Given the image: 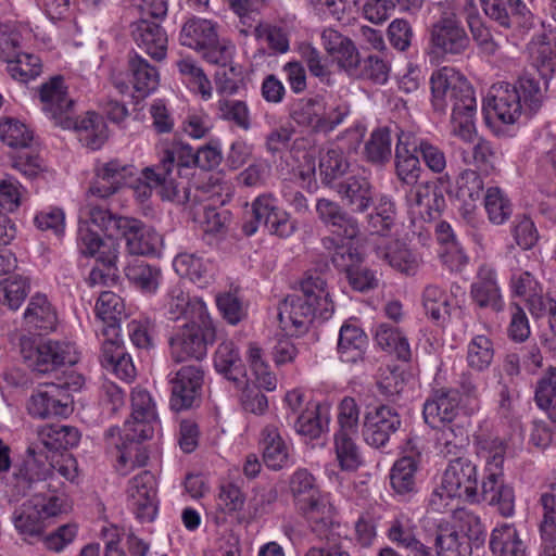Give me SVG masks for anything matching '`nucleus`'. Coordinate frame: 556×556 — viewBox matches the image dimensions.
<instances>
[{"label":"nucleus","instance_id":"nucleus-1","mask_svg":"<svg viewBox=\"0 0 556 556\" xmlns=\"http://www.w3.org/2000/svg\"><path fill=\"white\" fill-rule=\"evenodd\" d=\"M48 470L42 468L34 457H28L20 464L10 484L15 495L25 496L34 491V495L16 507L11 520L15 530L25 540L39 538L47 528L50 518L71 510L67 498L56 492H46L50 483L47 482Z\"/></svg>","mask_w":556,"mask_h":556},{"label":"nucleus","instance_id":"nucleus-2","mask_svg":"<svg viewBox=\"0 0 556 556\" xmlns=\"http://www.w3.org/2000/svg\"><path fill=\"white\" fill-rule=\"evenodd\" d=\"M431 103L439 113L451 105V134L463 141L475 135L477 100L472 86L455 68L444 66L430 77Z\"/></svg>","mask_w":556,"mask_h":556},{"label":"nucleus","instance_id":"nucleus-3","mask_svg":"<svg viewBox=\"0 0 556 556\" xmlns=\"http://www.w3.org/2000/svg\"><path fill=\"white\" fill-rule=\"evenodd\" d=\"M42 111L54 124L63 129H73L77 132L79 141L92 151L100 150L104 144V119L88 111L84 116L74 117L75 101L68 96L67 87L62 76L51 77L43 83L39 90Z\"/></svg>","mask_w":556,"mask_h":556},{"label":"nucleus","instance_id":"nucleus-4","mask_svg":"<svg viewBox=\"0 0 556 556\" xmlns=\"http://www.w3.org/2000/svg\"><path fill=\"white\" fill-rule=\"evenodd\" d=\"M545 90L539 80L522 76L516 83L494 84L484 100L482 111L489 122L495 117L503 124L516 123L523 112L535 114L542 108Z\"/></svg>","mask_w":556,"mask_h":556},{"label":"nucleus","instance_id":"nucleus-5","mask_svg":"<svg viewBox=\"0 0 556 556\" xmlns=\"http://www.w3.org/2000/svg\"><path fill=\"white\" fill-rule=\"evenodd\" d=\"M289 492L296 511L303 516L316 535L333 541L334 507L321 493L316 478L306 468H298L289 479Z\"/></svg>","mask_w":556,"mask_h":556},{"label":"nucleus","instance_id":"nucleus-6","mask_svg":"<svg viewBox=\"0 0 556 556\" xmlns=\"http://www.w3.org/2000/svg\"><path fill=\"white\" fill-rule=\"evenodd\" d=\"M478 468L469 458L456 457L444 470L441 485L437 488L429 500L432 510L443 513L453 510L454 498H464L469 503H479Z\"/></svg>","mask_w":556,"mask_h":556},{"label":"nucleus","instance_id":"nucleus-7","mask_svg":"<svg viewBox=\"0 0 556 556\" xmlns=\"http://www.w3.org/2000/svg\"><path fill=\"white\" fill-rule=\"evenodd\" d=\"M352 114L349 101L330 96L326 99H300L290 116L293 122L314 134L328 135L341 126Z\"/></svg>","mask_w":556,"mask_h":556},{"label":"nucleus","instance_id":"nucleus-8","mask_svg":"<svg viewBox=\"0 0 556 556\" xmlns=\"http://www.w3.org/2000/svg\"><path fill=\"white\" fill-rule=\"evenodd\" d=\"M104 177L97 172V178L86 192L85 204L80 208L78 238L80 251L86 256H94L103 244L104 232Z\"/></svg>","mask_w":556,"mask_h":556},{"label":"nucleus","instance_id":"nucleus-9","mask_svg":"<svg viewBox=\"0 0 556 556\" xmlns=\"http://www.w3.org/2000/svg\"><path fill=\"white\" fill-rule=\"evenodd\" d=\"M106 233L110 238H124L129 253L155 255L163 243L162 236L139 219L106 212Z\"/></svg>","mask_w":556,"mask_h":556},{"label":"nucleus","instance_id":"nucleus-10","mask_svg":"<svg viewBox=\"0 0 556 556\" xmlns=\"http://www.w3.org/2000/svg\"><path fill=\"white\" fill-rule=\"evenodd\" d=\"M0 136L3 143L16 150L11 156L12 166L25 177L35 178L42 170V165L33 149V131L20 121L8 118L0 124Z\"/></svg>","mask_w":556,"mask_h":556},{"label":"nucleus","instance_id":"nucleus-11","mask_svg":"<svg viewBox=\"0 0 556 556\" xmlns=\"http://www.w3.org/2000/svg\"><path fill=\"white\" fill-rule=\"evenodd\" d=\"M21 354L26 365L40 374L63 365L72 366L78 361L74 345L68 342L47 341L36 344L29 338H22Z\"/></svg>","mask_w":556,"mask_h":556},{"label":"nucleus","instance_id":"nucleus-12","mask_svg":"<svg viewBox=\"0 0 556 556\" xmlns=\"http://www.w3.org/2000/svg\"><path fill=\"white\" fill-rule=\"evenodd\" d=\"M215 328L211 319V327H203L198 320L185 325L169 340L170 355L176 363L190 358L200 361L206 356L207 343L213 342Z\"/></svg>","mask_w":556,"mask_h":556},{"label":"nucleus","instance_id":"nucleus-13","mask_svg":"<svg viewBox=\"0 0 556 556\" xmlns=\"http://www.w3.org/2000/svg\"><path fill=\"white\" fill-rule=\"evenodd\" d=\"M170 408L180 412L191 408L201 395L204 370L200 365L181 366L167 375Z\"/></svg>","mask_w":556,"mask_h":556},{"label":"nucleus","instance_id":"nucleus-14","mask_svg":"<svg viewBox=\"0 0 556 556\" xmlns=\"http://www.w3.org/2000/svg\"><path fill=\"white\" fill-rule=\"evenodd\" d=\"M132 421L124 422L125 438L128 441H142L151 438L153 425L157 422L156 405L151 394L142 389L135 388L131 393Z\"/></svg>","mask_w":556,"mask_h":556},{"label":"nucleus","instance_id":"nucleus-15","mask_svg":"<svg viewBox=\"0 0 556 556\" xmlns=\"http://www.w3.org/2000/svg\"><path fill=\"white\" fill-rule=\"evenodd\" d=\"M431 42L444 54L459 55L469 48L470 38L457 15L444 12L432 25Z\"/></svg>","mask_w":556,"mask_h":556},{"label":"nucleus","instance_id":"nucleus-16","mask_svg":"<svg viewBox=\"0 0 556 556\" xmlns=\"http://www.w3.org/2000/svg\"><path fill=\"white\" fill-rule=\"evenodd\" d=\"M126 492L136 517L141 522L153 521L157 511L154 475L149 470L139 472L128 481Z\"/></svg>","mask_w":556,"mask_h":556},{"label":"nucleus","instance_id":"nucleus-17","mask_svg":"<svg viewBox=\"0 0 556 556\" xmlns=\"http://www.w3.org/2000/svg\"><path fill=\"white\" fill-rule=\"evenodd\" d=\"M165 315L170 320L181 317L198 320L210 329L211 317L206 304L200 298H191L180 283L170 286L164 299Z\"/></svg>","mask_w":556,"mask_h":556},{"label":"nucleus","instance_id":"nucleus-18","mask_svg":"<svg viewBox=\"0 0 556 556\" xmlns=\"http://www.w3.org/2000/svg\"><path fill=\"white\" fill-rule=\"evenodd\" d=\"M470 299L481 309L502 312L505 302L497 281L496 269L490 264L479 266L470 286Z\"/></svg>","mask_w":556,"mask_h":556},{"label":"nucleus","instance_id":"nucleus-19","mask_svg":"<svg viewBox=\"0 0 556 556\" xmlns=\"http://www.w3.org/2000/svg\"><path fill=\"white\" fill-rule=\"evenodd\" d=\"M332 189L342 203L354 213H365L374 204V186L365 170L337 181Z\"/></svg>","mask_w":556,"mask_h":556},{"label":"nucleus","instance_id":"nucleus-20","mask_svg":"<svg viewBox=\"0 0 556 556\" xmlns=\"http://www.w3.org/2000/svg\"><path fill=\"white\" fill-rule=\"evenodd\" d=\"M401 425V417L394 408L386 405L379 406L365 416L364 440L374 447H382Z\"/></svg>","mask_w":556,"mask_h":556},{"label":"nucleus","instance_id":"nucleus-21","mask_svg":"<svg viewBox=\"0 0 556 556\" xmlns=\"http://www.w3.org/2000/svg\"><path fill=\"white\" fill-rule=\"evenodd\" d=\"M316 317L319 318L317 306L300 294L288 295L278 306L280 326L295 334L306 332Z\"/></svg>","mask_w":556,"mask_h":556},{"label":"nucleus","instance_id":"nucleus-22","mask_svg":"<svg viewBox=\"0 0 556 556\" xmlns=\"http://www.w3.org/2000/svg\"><path fill=\"white\" fill-rule=\"evenodd\" d=\"M318 219L333 233L341 238L353 240L359 233V224L356 217L345 211L340 203L330 199L320 198L316 201Z\"/></svg>","mask_w":556,"mask_h":556},{"label":"nucleus","instance_id":"nucleus-23","mask_svg":"<svg viewBox=\"0 0 556 556\" xmlns=\"http://www.w3.org/2000/svg\"><path fill=\"white\" fill-rule=\"evenodd\" d=\"M27 410L35 418L67 417L72 408L71 394H60L54 383L47 384L46 390L33 393L27 402Z\"/></svg>","mask_w":556,"mask_h":556},{"label":"nucleus","instance_id":"nucleus-24","mask_svg":"<svg viewBox=\"0 0 556 556\" xmlns=\"http://www.w3.org/2000/svg\"><path fill=\"white\" fill-rule=\"evenodd\" d=\"M405 200L413 218L431 222L439 215L444 205V198L428 181L408 186Z\"/></svg>","mask_w":556,"mask_h":556},{"label":"nucleus","instance_id":"nucleus-25","mask_svg":"<svg viewBox=\"0 0 556 556\" xmlns=\"http://www.w3.org/2000/svg\"><path fill=\"white\" fill-rule=\"evenodd\" d=\"M253 213L256 218L264 219L270 233L280 238H288L296 230V222L277 205V200L271 194L258 195L253 201Z\"/></svg>","mask_w":556,"mask_h":556},{"label":"nucleus","instance_id":"nucleus-26","mask_svg":"<svg viewBox=\"0 0 556 556\" xmlns=\"http://www.w3.org/2000/svg\"><path fill=\"white\" fill-rule=\"evenodd\" d=\"M240 43L247 45V39L253 35L260 45L258 51L264 54L265 48L269 50V54H283L289 51V38L286 30L270 23L254 22L249 24L248 28L237 26Z\"/></svg>","mask_w":556,"mask_h":556},{"label":"nucleus","instance_id":"nucleus-27","mask_svg":"<svg viewBox=\"0 0 556 556\" xmlns=\"http://www.w3.org/2000/svg\"><path fill=\"white\" fill-rule=\"evenodd\" d=\"M131 36L136 45L155 61H162L167 53L168 38L156 22L139 18L131 24Z\"/></svg>","mask_w":556,"mask_h":556},{"label":"nucleus","instance_id":"nucleus-28","mask_svg":"<svg viewBox=\"0 0 556 556\" xmlns=\"http://www.w3.org/2000/svg\"><path fill=\"white\" fill-rule=\"evenodd\" d=\"M459 394L454 389H440L426 401L424 417L427 424L437 427L440 424H451L458 415Z\"/></svg>","mask_w":556,"mask_h":556},{"label":"nucleus","instance_id":"nucleus-29","mask_svg":"<svg viewBox=\"0 0 556 556\" xmlns=\"http://www.w3.org/2000/svg\"><path fill=\"white\" fill-rule=\"evenodd\" d=\"M479 495V502L497 506L503 517H511L515 514V493L513 488L505 483L504 475L488 473L484 476Z\"/></svg>","mask_w":556,"mask_h":556},{"label":"nucleus","instance_id":"nucleus-30","mask_svg":"<svg viewBox=\"0 0 556 556\" xmlns=\"http://www.w3.org/2000/svg\"><path fill=\"white\" fill-rule=\"evenodd\" d=\"M106 435L110 438L118 437V442L115 444L116 460L113 464V468L119 476H127L135 470V468L147 465L148 455L139 446L138 443L140 441L126 440L125 431L121 430L117 426L110 427Z\"/></svg>","mask_w":556,"mask_h":556},{"label":"nucleus","instance_id":"nucleus-31","mask_svg":"<svg viewBox=\"0 0 556 556\" xmlns=\"http://www.w3.org/2000/svg\"><path fill=\"white\" fill-rule=\"evenodd\" d=\"M260 447L263 462L268 468L279 470L289 464V445L282 438L277 424H268L262 429Z\"/></svg>","mask_w":556,"mask_h":556},{"label":"nucleus","instance_id":"nucleus-32","mask_svg":"<svg viewBox=\"0 0 556 556\" xmlns=\"http://www.w3.org/2000/svg\"><path fill=\"white\" fill-rule=\"evenodd\" d=\"M324 49L341 67L346 71L356 68L359 64V54L353 41L339 30L328 27L320 33Z\"/></svg>","mask_w":556,"mask_h":556},{"label":"nucleus","instance_id":"nucleus-33","mask_svg":"<svg viewBox=\"0 0 556 556\" xmlns=\"http://www.w3.org/2000/svg\"><path fill=\"white\" fill-rule=\"evenodd\" d=\"M175 271L181 277H188L200 287L210 285L215 277V264L202 254L179 253L173 261Z\"/></svg>","mask_w":556,"mask_h":556},{"label":"nucleus","instance_id":"nucleus-34","mask_svg":"<svg viewBox=\"0 0 556 556\" xmlns=\"http://www.w3.org/2000/svg\"><path fill=\"white\" fill-rule=\"evenodd\" d=\"M302 299L317 306L319 318L328 319L333 313V303L327 290V282L317 271H307L300 282Z\"/></svg>","mask_w":556,"mask_h":556},{"label":"nucleus","instance_id":"nucleus-35","mask_svg":"<svg viewBox=\"0 0 556 556\" xmlns=\"http://www.w3.org/2000/svg\"><path fill=\"white\" fill-rule=\"evenodd\" d=\"M368 344L367 336L356 324L346 321L339 331L338 354L342 362L354 364L362 361Z\"/></svg>","mask_w":556,"mask_h":556},{"label":"nucleus","instance_id":"nucleus-36","mask_svg":"<svg viewBox=\"0 0 556 556\" xmlns=\"http://www.w3.org/2000/svg\"><path fill=\"white\" fill-rule=\"evenodd\" d=\"M214 367L217 372L236 384L243 382L245 368L233 342L224 341L218 345L214 354Z\"/></svg>","mask_w":556,"mask_h":556},{"label":"nucleus","instance_id":"nucleus-37","mask_svg":"<svg viewBox=\"0 0 556 556\" xmlns=\"http://www.w3.org/2000/svg\"><path fill=\"white\" fill-rule=\"evenodd\" d=\"M475 445L478 457L484 460V476L488 473L504 475L505 442L497 437L478 434Z\"/></svg>","mask_w":556,"mask_h":556},{"label":"nucleus","instance_id":"nucleus-38","mask_svg":"<svg viewBox=\"0 0 556 556\" xmlns=\"http://www.w3.org/2000/svg\"><path fill=\"white\" fill-rule=\"evenodd\" d=\"M493 556H527L526 545L514 525L503 523L493 529L490 538Z\"/></svg>","mask_w":556,"mask_h":556},{"label":"nucleus","instance_id":"nucleus-39","mask_svg":"<svg viewBox=\"0 0 556 556\" xmlns=\"http://www.w3.org/2000/svg\"><path fill=\"white\" fill-rule=\"evenodd\" d=\"M217 36L215 24L208 20L191 18L185 23L179 35L182 46L201 52L215 42Z\"/></svg>","mask_w":556,"mask_h":556},{"label":"nucleus","instance_id":"nucleus-40","mask_svg":"<svg viewBox=\"0 0 556 556\" xmlns=\"http://www.w3.org/2000/svg\"><path fill=\"white\" fill-rule=\"evenodd\" d=\"M24 321L30 329L39 331L55 329L56 313L45 294L37 293L31 296L24 313Z\"/></svg>","mask_w":556,"mask_h":556},{"label":"nucleus","instance_id":"nucleus-41","mask_svg":"<svg viewBox=\"0 0 556 556\" xmlns=\"http://www.w3.org/2000/svg\"><path fill=\"white\" fill-rule=\"evenodd\" d=\"M106 371H112L126 382H130L136 376L132 359L125 351L123 338L106 339Z\"/></svg>","mask_w":556,"mask_h":556},{"label":"nucleus","instance_id":"nucleus-42","mask_svg":"<svg viewBox=\"0 0 556 556\" xmlns=\"http://www.w3.org/2000/svg\"><path fill=\"white\" fill-rule=\"evenodd\" d=\"M173 168H161L159 164L155 168H146L143 177L149 188H157L159 193L165 200L182 203L189 201V194L186 189L180 192L178 185L172 177Z\"/></svg>","mask_w":556,"mask_h":556},{"label":"nucleus","instance_id":"nucleus-43","mask_svg":"<svg viewBox=\"0 0 556 556\" xmlns=\"http://www.w3.org/2000/svg\"><path fill=\"white\" fill-rule=\"evenodd\" d=\"M372 205V212L367 215L368 228L372 233L387 236L395 224V201L391 195L381 193Z\"/></svg>","mask_w":556,"mask_h":556},{"label":"nucleus","instance_id":"nucleus-44","mask_svg":"<svg viewBox=\"0 0 556 556\" xmlns=\"http://www.w3.org/2000/svg\"><path fill=\"white\" fill-rule=\"evenodd\" d=\"M132 76V87L139 97H148L160 84V74L146 59L135 53L128 61Z\"/></svg>","mask_w":556,"mask_h":556},{"label":"nucleus","instance_id":"nucleus-45","mask_svg":"<svg viewBox=\"0 0 556 556\" xmlns=\"http://www.w3.org/2000/svg\"><path fill=\"white\" fill-rule=\"evenodd\" d=\"M419 454L404 455L399 458L390 472L393 490L399 494H407L415 490V476L419 467Z\"/></svg>","mask_w":556,"mask_h":556},{"label":"nucleus","instance_id":"nucleus-46","mask_svg":"<svg viewBox=\"0 0 556 556\" xmlns=\"http://www.w3.org/2000/svg\"><path fill=\"white\" fill-rule=\"evenodd\" d=\"M375 340L381 349L396 354L397 358H410L408 340L397 328L386 323L379 324L375 331Z\"/></svg>","mask_w":556,"mask_h":556},{"label":"nucleus","instance_id":"nucleus-47","mask_svg":"<svg viewBox=\"0 0 556 556\" xmlns=\"http://www.w3.org/2000/svg\"><path fill=\"white\" fill-rule=\"evenodd\" d=\"M483 206L488 219L493 225L505 224L513 214V204L509 198L504 190L496 186H491L485 189Z\"/></svg>","mask_w":556,"mask_h":556},{"label":"nucleus","instance_id":"nucleus-48","mask_svg":"<svg viewBox=\"0 0 556 556\" xmlns=\"http://www.w3.org/2000/svg\"><path fill=\"white\" fill-rule=\"evenodd\" d=\"M30 292V280L24 275H11L0 281V303L16 311Z\"/></svg>","mask_w":556,"mask_h":556},{"label":"nucleus","instance_id":"nucleus-49","mask_svg":"<svg viewBox=\"0 0 556 556\" xmlns=\"http://www.w3.org/2000/svg\"><path fill=\"white\" fill-rule=\"evenodd\" d=\"M39 438L49 450H67L79 443V431L72 426L48 425L40 429Z\"/></svg>","mask_w":556,"mask_h":556},{"label":"nucleus","instance_id":"nucleus-50","mask_svg":"<svg viewBox=\"0 0 556 556\" xmlns=\"http://www.w3.org/2000/svg\"><path fill=\"white\" fill-rule=\"evenodd\" d=\"M127 279L142 292L154 294L160 287L161 271L142 261H135L125 268Z\"/></svg>","mask_w":556,"mask_h":556},{"label":"nucleus","instance_id":"nucleus-51","mask_svg":"<svg viewBox=\"0 0 556 556\" xmlns=\"http://www.w3.org/2000/svg\"><path fill=\"white\" fill-rule=\"evenodd\" d=\"M494 358L492 340L484 334L473 336L467 344L466 362L476 371H484Z\"/></svg>","mask_w":556,"mask_h":556},{"label":"nucleus","instance_id":"nucleus-52","mask_svg":"<svg viewBox=\"0 0 556 556\" xmlns=\"http://www.w3.org/2000/svg\"><path fill=\"white\" fill-rule=\"evenodd\" d=\"M247 361L260 388L274 391L277 388L276 375L264 358L263 350L255 342H250L247 350Z\"/></svg>","mask_w":556,"mask_h":556},{"label":"nucleus","instance_id":"nucleus-53","mask_svg":"<svg viewBox=\"0 0 556 556\" xmlns=\"http://www.w3.org/2000/svg\"><path fill=\"white\" fill-rule=\"evenodd\" d=\"M392 137L388 127L375 129L365 144V157L368 162L383 165L392 155Z\"/></svg>","mask_w":556,"mask_h":556},{"label":"nucleus","instance_id":"nucleus-54","mask_svg":"<svg viewBox=\"0 0 556 556\" xmlns=\"http://www.w3.org/2000/svg\"><path fill=\"white\" fill-rule=\"evenodd\" d=\"M334 453L339 467L343 471H355L362 465L361 452L352 439V434L337 432L334 434Z\"/></svg>","mask_w":556,"mask_h":556},{"label":"nucleus","instance_id":"nucleus-55","mask_svg":"<svg viewBox=\"0 0 556 556\" xmlns=\"http://www.w3.org/2000/svg\"><path fill=\"white\" fill-rule=\"evenodd\" d=\"M457 198L465 205L475 207L485 188L482 176L473 169H464L456 179Z\"/></svg>","mask_w":556,"mask_h":556},{"label":"nucleus","instance_id":"nucleus-56","mask_svg":"<svg viewBox=\"0 0 556 556\" xmlns=\"http://www.w3.org/2000/svg\"><path fill=\"white\" fill-rule=\"evenodd\" d=\"M217 115L226 122L235 124L242 130L251 128V114L248 104L242 100L222 98L216 103Z\"/></svg>","mask_w":556,"mask_h":556},{"label":"nucleus","instance_id":"nucleus-57","mask_svg":"<svg viewBox=\"0 0 556 556\" xmlns=\"http://www.w3.org/2000/svg\"><path fill=\"white\" fill-rule=\"evenodd\" d=\"M535 403L556 424V368L551 367L538 381Z\"/></svg>","mask_w":556,"mask_h":556},{"label":"nucleus","instance_id":"nucleus-58","mask_svg":"<svg viewBox=\"0 0 556 556\" xmlns=\"http://www.w3.org/2000/svg\"><path fill=\"white\" fill-rule=\"evenodd\" d=\"M177 164L181 167L195 166V153L193 149L182 141L162 143V155L160 159L161 168H173Z\"/></svg>","mask_w":556,"mask_h":556},{"label":"nucleus","instance_id":"nucleus-59","mask_svg":"<svg viewBox=\"0 0 556 556\" xmlns=\"http://www.w3.org/2000/svg\"><path fill=\"white\" fill-rule=\"evenodd\" d=\"M179 73L185 77L193 90L199 92L203 100L212 97V84L203 70L190 58L177 61Z\"/></svg>","mask_w":556,"mask_h":556},{"label":"nucleus","instance_id":"nucleus-60","mask_svg":"<svg viewBox=\"0 0 556 556\" xmlns=\"http://www.w3.org/2000/svg\"><path fill=\"white\" fill-rule=\"evenodd\" d=\"M128 318L123 298L115 291H106V339L123 338L121 325Z\"/></svg>","mask_w":556,"mask_h":556},{"label":"nucleus","instance_id":"nucleus-61","mask_svg":"<svg viewBox=\"0 0 556 556\" xmlns=\"http://www.w3.org/2000/svg\"><path fill=\"white\" fill-rule=\"evenodd\" d=\"M323 245L326 249L334 247V253L331 256L332 264L339 270L344 271L346 276L362 263V255L351 244H337L333 238L325 237Z\"/></svg>","mask_w":556,"mask_h":556},{"label":"nucleus","instance_id":"nucleus-62","mask_svg":"<svg viewBox=\"0 0 556 556\" xmlns=\"http://www.w3.org/2000/svg\"><path fill=\"white\" fill-rule=\"evenodd\" d=\"M422 304L426 314L433 320H445L450 315V299L448 295L438 286L429 285L426 287L422 296Z\"/></svg>","mask_w":556,"mask_h":556},{"label":"nucleus","instance_id":"nucleus-63","mask_svg":"<svg viewBox=\"0 0 556 556\" xmlns=\"http://www.w3.org/2000/svg\"><path fill=\"white\" fill-rule=\"evenodd\" d=\"M134 165L112 160L106 163V195L118 192L135 180Z\"/></svg>","mask_w":556,"mask_h":556},{"label":"nucleus","instance_id":"nucleus-64","mask_svg":"<svg viewBox=\"0 0 556 556\" xmlns=\"http://www.w3.org/2000/svg\"><path fill=\"white\" fill-rule=\"evenodd\" d=\"M438 556H470L471 545L468 540L456 531H445L435 539Z\"/></svg>","mask_w":556,"mask_h":556}]
</instances>
